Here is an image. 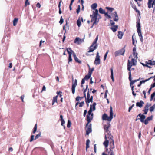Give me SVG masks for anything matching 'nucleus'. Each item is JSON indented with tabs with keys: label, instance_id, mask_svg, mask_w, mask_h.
Masks as SVG:
<instances>
[{
	"label": "nucleus",
	"instance_id": "obj_41",
	"mask_svg": "<svg viewBox=\"0 0 155 155\" xmlns=\"http://www.w3.org/2000/svg\"><path fill=\"white\" fill-rule=\"evenodd\" d=\"M106 8L109 11H110V12H112L114 10V9L113 8L108 7H106Z\"/></svg>",
	"mask_w": 155,
	"mask_h": 155
},
{
	"label": "nucleus",
	"instance_id": "obj_61",
	"mask_svg": "<svg viewBox=\"0 0 155 155\" xmlns=\"http://www.w3.org/2000/svg\"><path fill=\"white\" fill-rule=\"evenodd\" d=\"M155 87V82L152 84L151 85L150 87L152 88H153Z\"/></svg>",
	"mask_w": 155,
	"mask_h": 155
},
{
	"label": "nucleus",
	"instance_id": "obj_27",
	"mask_svg": "<svg viewBox=\"0 0 155 155\" xmlns=\"http://www.w3.org/2000/svg\"><path fill=\"white\" fill-rule=\"evenodd\" d=\"M69 57L68 59V63L69 64V62H71L72 61V59L71 58V54L69 52H68Z\"/></svg>",
	"mask_w": 155,
	"mask_h": 155
},
{
	"label": "nucleus",
	"instance_id": "obj_45",
	"mask_svg": "<svg viewBox=\"0 0 155 155\" xmlns=\"http://www.w3.org/2000/svg\"><path fill=\"white\" fill-rule=\"evenodd\" d=\"M133 55L134 58H136L137 59L138 54L137 52H134V53H133Z\"/></svg>",
	"mask_w": 155,
	"mask_h": 155
},
{
	"label": "nucleus",
	"instance_id": "obj_17",
	"mask_svg": "<svg viewBox=\"0 0 155 155\" xmlns=\"http://www.w3.org/2000/svg\"><path fill=\"white\" fill-rule=\"evenodd\" d=\"M87 117V123L86 124V126H87L89 124V123L92 120V118H91V117H90V116L88 115H87L86 116Z\"/></svg>",
	"mask_w": 155,
	"mask_h": 155
},
{
	"label": "nucleus",
	"instance_id": "obj_1",
	"mask_svg": "<svg viewBox=\"0 0 155 155\" xmlns=\"http://www.w3.org/2000/svg\"><path fill=\"white\" fill-rule=\"evenodd\" d=\"M138 116H139L140 117L138 118V120H140V121L142 123H144L145 125L147 124L148 123V121L152 120L153 119V116L151 115L150 117H147L145 120L144 119L146 118V116L141 114H139Z\"/></svg>",
	"mask_w": 155,
	"mask_h": 155
},
{
	"label": "nucleus",
	"instance_id": "obj_52",
	"mask_svg": "<svg viewBox=\"0 0 155 155\" xmlns=\"http://www.w3.org/2000/svg\"><path fill=\"white\" fill-rule=\"evenodd\" d=\"M134 34L132 36V43L133 45L135 46L136 47V45L135 44V42H134V39L133 36L134 35Z\"/></svg>",
	"mask_w": 155,
	"mask_h": 155
},
{
	"label": "nucleus",
	"instance_id": "obj_47",
	"mask_svg": "<svg viewBox=\"0 0 155 155\" xmlns=\"http://www.w3.org/2000/svg\"><path fill=\"white\" fill-rule=\"evenodd\" d=\"M77 24L78 27H80L81 26V23L79 19H78L77 20Z\"/></svg>",
	"mask_w": 155,
	"mask_h": 155
},
{
	"label": "nucleus",
	"instance_id": "obj_37",
	"mask_svg": "<svg viewBox=\"0 0 155 155\" xmlns=\"http://www.w3.org/2000/svg\"><path fill=\"white\" fill-rule=\"evenodd\" d=\"M74 60H75V61L76 62H78L79 64L81 63H82L81 61V60H79L77 57H76L75 58H74Z\"/></svg>",
	"mask_w": 155,
	"mask_h": 155
},
{
	"label": "nucleus",
	"instance_id": "obj_21",
	"mask_svg": "<svg viewBox=\"0 0 155 155\" xmlns=\"http://www.w3.org/2000/svg\"><path fill=\"white\" fill-rule=\"evenodd\" d=\"M113 68L112 67L110 68V71H111V78L112 79V81L114 82V74H113Z\"/></svg>",
	"mask_w": 155,
	"mask_h": 155
},
{
	"label": "nucleus",
	"instance_id": "obj_15",
	"mask_svg": "<svg viewBox=\"0 0 155 155\" xmlns=\"http://www.w3.org/2000/svg\"><path fill=\"white\" fill-rule=\"evenodd\" d=\"M137 31L138 33V36L139 37L141 42L143 43V37L142 34L141 30H137Z\"/></svg>",
	"mask_w": 155,
	"mask_h": 155
},
{
	"label": "nucleus",
	"instance_id": "obj_46",
	"mask_svg": "<svg viewBox=\"0 0 155 155\" xmlns=\"http://www.w3.org/2000/svg\"><path fill=\"white\" fill-rule=\"evenodd\" d=\"M99 21V19H97V17H96V18H95L94 21L93 22V25L97 24Z\"/></svg>",
	"mask_w": 155,
	"mask_h": 155
},
{
	"label": "nucleus",
	"instance_id": "obj_26",
	"mask_svg": "<svg viewBox=\"0 0 155 155\" xmlns=\"http://www.w3.org/2000/svg\"><path fill=\"white\" fill-rule=\"evenodd\" d=\"M109 142V140H106L103 143V144L104 145L105 147L106 148L107 147L108 145Z\"/></svg>",
	"mask_w": 155,
	"mask_h": 155
},
{
	"label": "nucleus",
	"instance_id": "obj_40",
	"mask_svg": "<svg viewBox=\"0 0 155 155\" xmlns=\"http://www.w3.org/2000/svg\"><path fill=\"white\" fill-rule=\"evenodd\" d=\"M67 51L68 53V52H70L71 54V55H72V53L74 52L70 48H67Z\"/></svg>",
	"mask_w": 155,
	"mask_h": 155
},
{
	"label": "nucleus",
	"instance_id": "obj_22",
	"mask_svg": "<svg viewBox=\"0 0 155 155\" xmlns=\"http://www.w3.org/2000/svg\"><path fill=\"white\" fill-rule=\"evenodd\" d=\"M123 34L124 33L122 32H121V31H118V38L119 39H121L122 38V36L123 35Z\"/></svg>",
	"mask_w": 155,
	"mask_h": 155
},
{
	"label": "nucleus",
	"instance_id": "obj_5",
	"mask_svg": "<svg viewBox=\"0 0 155 155\" xmlns=\"http://www.w3.org/2000/svg\"><path fill=\"white\" fill-rule=\"evenodd\" d=\"M97 45H91L89 47V50L87 51V53H86V55L87 56H89L88 53L93 52L97 48Z\"/></svg>",
	"mask_w": 155,
	"mask_h": 155
},
{
	"label": "nucleus",
	"instance_id": "obj_19",
	"mask_svg": "<svg viewBox=\"0 0 155 155\" xmlns=\"http://www.w3.org/2000/svg\"><path fill=\"white\" fill-rule=\"evenodd\" d=\"M131 4L132 8H133L136 12H137L139 14H140V11L137 8L136 5L135 4H133L132 3H131Z\"/></svg>",
	"mask_w": 155,
	"mask_h": 155
},
{
	"label": "nucleus",
	"instance_id": "obj_42",
	"mask_svg": "<svg viewBox=\"0 0 155 155\" xmlns=\"http://www.w3.org/2000/svg\"><path fill=\"white\" fill-rule=\"evenodd\" d=\"M37 130V124H36L34 128V130L33 132V134H35L36 131Z\"/></svg>",
	"mask_w": 155,
	"mask_h": 155
},
{
	"label": "nucleus",
	"instance_id": "obj_49",
	"mask_svg": "<svg viewBox=\"0 0 155 155\" xmlns=\"http://www.w3.org/2000/svg\"><path fill=\"white\" fill-rule=\"evenodd\" d=\"M41 132H40L38 134L36 135V136H35V140H36L38 138L40 137L41 136Z\"/></svg>",
	"mask_w": 155,
	"mask_h": 155
},
{
	"label": "nucleus",
	"instance_id": "obj_24",
	"mask_svg": "<svg viewBox=\"0 0 155 155\" xmlns=\"http://www.w3.org/2000/svg\"><path fill=\"white\" fill-rule=\"evenodd\" d=\"M97 4L96 3H94L91 5V8L92 9L95 10V9H96V8L97 6Z\"/></svg>",
	"mask_w": 155,
	"mask_h": 155
},
{
	"label": "nucleus",
	"instance_id": "obj_53",
	"mask_svg": "<svg viewBox=\"0 0 155 155\" xmlns=\"http://www.w3.org/2000/svg\"><path fill=\"white\" fill-rule=\"evenodd\" d=\"M108 154L110 155H114V151L112 150H109V151L108 152Z\"/></svg>",
	"mask_w": 155,
	"mask_h": 155
},
{
	"label": "nucleus",
	"instance_id": "obj_16",
	"mask_svg": "<svg viewBox=\"0 0 155 155\" xmlns=\"http://www.w3.org/2000/svg\"><path fill=\"white\" fill-rule=\"evenodd\" d=\"M129 79L130 81V86H133V85L134 83V82L132 80L131 74L130 72V73H129Z\"/></svg>",
	"mask_w": 155,
	"mask_h": 155
},
{
	"label": "nucleus",
	"instance_id": "obj_38",
	"mask_svg": "<svg viewBox=\"0 0 155 155\" xmlns=\"http://www.w3.org/2000/svg\"><path fill=\"white\" fill-rule=\"evenodd\" d=\"M99 12L101 14H104L105 12V10H103L102 8H100L99 10Z\"/></svg>",
	"mask_w": 155,
	"mask_h": 155
},
{
	"label": "nucleus",
	"instance_id": "obj_4",
	"mask_svg": "<svg viewBox=\"0 0 155 155\" xmlns=\"http://www.w3.org/2000/svg\"><path fill=\"white\" fill-rule=\"evenodd\" d=\"M126 46L125 45L124 47L116 51L114 53V55L115 57H117L118 55H124L125 51V48Z\"/></svg>",
	"mask_w": 155,
	"mask_h": 155
},
{
	"label": "nucleus",
	"instance_id": "obj_33",
	"mask_svg": "<svg viewBox=\"0 0 155 155\" xmlns=\"http://www.w3.org/2000/svg\"><path fill=\"white\" fill-rule=\"evenodd\" d=\"M94 68L93 67L91 69H89V70L88 71V74H90L91 75L93 71H94Z\"/></svg>",
	"mask_w": 155,
	"mask_h": 155
},
{
	"label": "nucleus",
	"instance_id": "obj_60",
	"mask_svg": "<svg viewBox=\"0 0 155 155\" xmlns=\"http://www.w3.org/2000/svg\"><path fill=\"white\" fill-rule=\"evenodd\" d=\"M148 81L147 79H146L144 80H142L140 81V82L142 84V83H144L147 82V81Z\"/></svg>",
	"mask_w": 155,
	"mask_h": 155
},
{
	"label": "nucleus",
	"instance_id": "obj_8",
	"mask_svg": "<svg viewBox=\"0 0 155 155\" xmlns=\"http://www.w3.org/2000/svg\"><path fill=\"white\" fill-rule=\"evenodd\" d=\"M100 57L99 52H97V53L96 58L94 62V64L96 65L99 64H100L101 61Z\"/></svg>",
	"mask_w": 155,
	"mask_h": 155
},
{
	"label": "nucleus",
	"instance_id": "obj_36",
	"mask_svg": "<svg viewBox=\"0 0 155 155\" xmlns=\"http://www.w3.org/2000/svg\"><path fill=\"white\" fill-rule=\"evenodd\" d=\"M146 63L148 64L153 65V63H152V61L151 60H148V61H146Z\"/></svg>",
	"mask_w": 155,
	"mask_h": 155
},
{
	"label": "nucleus",
	"instance_id": "obj_54",
	"mask_svg": "<svg viewBox=\"0 0 155 155\" xmlns=\"http://www.w3.org/2000/svg\"><path fill=\"white\" fill-rule=\"evenodd\" d=\"M79 107H82L84 105V101H82L81 103H79Z\"/></svg>",
	"mask_w": 155,
	"mask_h": 155
},
{
	"label": "nucleus",
	"instance_id": "obj_35",
	"mask_svg": "<svg viewBox=\"0 0 155 155\" xmlns=\"http://www.w3.org/2000/svg\"><path fill=\"white\" fill-rule=\"evenodd\" d=\"M96 102H94L93 104L92 105V110L94 111L96 109L95 106L96 105Z\"/></svg>",
	"mask_w": 155,
	"mask_h": 155
},
{
	"label": "nucleus",
	"instance_id": "obj_34",
	"mask_svg": "<svg viewBox=\"0 0 155 155\" xmlns=\"http://www.w3.org/2000/svg\"><path fill=\"white\" fill-rule=\"evenodd\" d=\"M93 96H91L87 100V102L90 103L91 102L92 103L93 102Z\"/></svg>",
	"mask_w": 155,
	"mask_h": 155
},
{
	"label": "nucleus",
	"instance_id": "obj_62",
	"mask_svg": "<svg viewBox=\"0 0 155 155\" xmlns=\"http://www.w3.org/2000/svg\"><path fill=\"white\" fill-rule=\"evenodd\" d=\"M61 125L62 126L64 125V124L65 123V121L64 120H61Z\"/></svg>",
	"mask_w": 155,
	"mask_h": 155
},
{
	"label": "nucleus",
	"instance_id": "obj_14",
	"mask_svg": "<svg viewBox=\"0 0 155 155\" xmlns=\"http://www.w3.org/2000/svg\"><path fill=\"white\" fill-rule=\"evenodd\" d=\"M136 24L137 31L141 30L140 20L139 18L137 20Z\"/></svg>",
	"mask_w": 155,
	"mask_h": 155
},
{
	"label": "nucleus",
	"instance_id": "obj_43",
	"mask_svg": "<svg viewBox=\"0 0 155 155\" xmlns=\"http://www.w3.org/2000/svg\"><path fill=\"white\" fill-rule=\"evenodd\" d=\"M71 122L70 120H68V121L67 127L68 128H69L71 127Z\"/></svg>",
	"mask_w": 155,
	"mask_h": 155
},
{
	"label": "nucleus",
	"instance_id": "obj_7",
	"mask_svg": "<svg viewBox=\"0 0 155 155\" xmlns=\"http://www.w3.org/2000/svg\"><path fill=\"white\" fill-rule=\"evenodd\" d=\"M110 124L109 123L107 125H105L104 126V129L105 130V133L107 134L108 137L110 135H111L110 134V131H109V128L110 127Z\"/></svg>",
	"mask_w": 155,
	"mask_h": 155
},
{
	"label": "nucleus",
	"instance_id": "obj_32",
	"mask_svg": "<svg viewBox=\"0 0 155 155\" xmlns=\"http://www.w3.org/2000/svg\"><path fill=\"white\" fill-rule=\"evenodd\" d=\"M91 75L89 74H88L87 75H86L85 77L84 78L86 80H87L89 79L90 78V77L91 76Z\"/></svg>",
	"mask_w": 155,
	"mask_h": 155
},
{
	"label": "nucleus",
	"instance_id": "obj_44",
	"mask_svg": "<svg viewBox=\"0 0 155 155\" xmlns=\"http://www.w3.org/2000/svg\"><path fill=\"white\" fill-rule=\"evenodd\" d=\"M155 96V91L153 92V93H152L151 95V98H150V101H151L153 99V97Z\"/></svg>",
	"mask_w": 155,
	"mask_h": 155
},
{
	"label": "nucleus",
	"instance_id": "obj_51",
	"mask_svg": "<svg viewBox=\"0 0 155 155\" xmlns=\"http://www.w3.org/2000/svg\"><path fill=\"white\" fill-rule=\"evenodd\" d=\"M30 5V3L28 2V0H26L25 5V6H26L27 5Z\"/></svg>",
	"mask_w": 155,
	"mask_h": 155
},
{
	"label": "nucleus",
	"instance_id": "obj_48",
	"mask_svg": "<svg viewBox=\"0 0 155 155\" xmlns=\"http://www.w3.org/2000/svg\"><path fill=\"white\" fill-rule=\"evenodd\" d=\"M109 51L108 50L106 53L105 54L104 58V61H105L106 60L107 58V55Z\"/></svg>",
	"mask_w": 155,
	"mask_h": 155
},
{
	"label": "nucleus",
	"instance_id": "obj_6",
	"mask_svg": "<svg viewBox=\"0 0 155 155\" xmlns=\"http://www.w3.org/2000/svg\"><path fill=\"white\" fill-rule=\"evenodd\" d=\"M97 13L98 10L95 9V12H93L92 15H90V17L91 18V22H92L94 21H95V18L97 17Z\"/></svg>",
	"mask_w": 155,
	"mask_h": 155
},
{
	"label": "nucleus",
	"instance_id": "obj_50",
	"mask_svg": "<svg viewBox=\"0 0 155 155\" xmlns=\"http://www.w3.org/2000/svg\"><path fill=\"white\" fill-rule=\"evenodd\" d=\"M118 20H119V18H118V16H114V21H115L116 22H117L118 21Z\"/></svg>",
	"mask_w": 155,
	"mask_h": 155
},
{
	"label": "nucleus",
	"instance_id": "obj_13",
	"mask_svg": "<svg viewBox=\"0 0 155 155\" xmlns=\"http://www.w3.org/2000/svg\"><path fill=\"white\" fill-rule=\"evenodd\" d=\"M92 124H89L87 126H86V127H87V129L86 130V134L88 135L89 133L91 132L92 129H91Z\"/></svg>",
	"mask_w": 155,
	"mask_h": 155
},
{
	"label": "nucleus",
	"instance_id": "obj_3",
	"mask_svg": "<svg viewBox=\"0 0 155 155\" xmlns=\"http://www.w3.org/2000/svg\"><path fill=\"white\" fill-rule=\"evenodd\" d=\"M108 138L109 139L110 141L109 146H110V150H113V149L114 148L115 146L114 145V142L113 139V136L110 135L108 137Z\"/></svg>",
	"mask_w": 155,
	"mask_h": 155
},
{
	"label": "nucleus",
	"instance_id": "obj_58",
	"mask_svg": "<svg viewBox=\"0 0 155 155\" xmlns=\"http://www.w3.org/2000/svg\"><path fill=\"white\" fill-rule=\"evenodd\" d=\"M134 106V104H133L129 108V109H128V112H130L132 108Z\"/></svg>",
	"mask_w": 155,
	"mask_h": 155
},
{
	"label": "nucleus",
	"instance_id": "obj_18",
	"mask_svg": "<svg viewBox=\"0 0 155 155\" xmlns=\"http://www.w3.org/2000/svg\"><path fill=\"white\" fill-rule=\"evenodd\" d=\"M144 104V102L142 101L141 100L140 102H137L136 103V105L137 107H139L141 108L142 107Z\"/></svg>",
	"mask_w": 155,
	"mask_h": 155
},
{
	"label": "nucleus",
	"instance_id": "obj_64",
	"mask_svg": "<svg viewBox=\"0 0 155 155\" xmlns=\"http://www.w3.org/2000/svg\"><path fill=\"white\" fill-rule=\"evenodd\" d=\"M112 14L114 15V16H118L116 11H115Z\"/></svg>",
	"mask_w": 155,
	"mask_h": 155
},
{
	"label": "nucleus",
	"instance_id": "obj_25",
	"mask_svg": "<svg viewBox=\"0 0 155 155\" xmlns=\"http://www.w3.org/2000/svg\"><path fill=\"white\" fill-rule=\"evenodd\" d=\"M151 105V104L147 103L146 105L144 107V110H149V106H150Z\"/></svg>",
	"mask_w": 155,
	"mask_h": 155
},
{
	"label": "nucleus",
	"instance_id": "obj_63",
	"mask_svg": "<svg viewBox=\"0 0 155 155\" xmlns=\"http://www.w3.org/2000/svg\"><path fill=\"white\" fill-rule=\"evenodd\" d=\"M97 41H96V40H94V41H93V42L92 43V45H97Z\"/></svg>",
	"mask_w": 155,
	"mask_h": 155
},
{
	"label": "nucleus",
	"instance_id": "obj_20",
	"mask_svg": "<svg viewBox=\"0 0 155 155\" xmlns=\"http://www.w3.org/2000/svg\"><path fill=\"white\" fill-rule=\"evenodd\" d=\"M58 95H57L53 97L52 101V105H53L55 102H57V98Z\"/></svg>",
	"mask_w": 155,
	"mask_h": 155
},
{
	"label": "nucleus",
	"instance_id": "obj_59",
	"mask_svg": "<svg viewBox=\"0 0 155 155\" xmlns=\"http://www.w3.org/2000/svg\"><path fill=\"white\" fill-rule=\"evenodd\" d=\"M131 67H130V66L128 65V66H127V70H128V71H130L129 73H130V72L131 73Z\"/></svg>",
	"mask_w": 155,
	"mask_h": 155
},
{
	"label": "nucleus",
	"instance_id": "obj_39",
	"mask_svg": "<svg viewBox=\"0 0 155 155\" xmlns=\"http://www.w3.org/2000/svg\"><path fill=\"white\" fill-rule=\"evenodd\" d=\"M131 88V90L132 91V93L133 96H135L136 95V94L134 93V86H130Z\"/></svg>",
	"mask_w": 155,
	"mask_h": 155
},
{
	"label": "nucleus",
	"instance_id": "obj_57",
	"mask_svg": "<svg viewBox=\"0 0 155 155\" xmlns=\"http://www.w3.org/2000/svg\"><path fill=\"white\" fill-rule=\"evenodd\" d=\"M64 22V19L62 18V16L61 17V19L60 20L59 23L60 24H61L63 23Z\"/></svg>",
	"mask_w": 155,
	"mask_h": 155
},
{
	"label": "nucleus",
	"instance_id": "obj_56",
	"mask_svg": "<svg viewBox=\"0 0 155 155\" xmlns=\"http://www.w3.org/2000/svg\"><path fill=\"white\" fill-rule=\"evenodd\" d=\"M34 135H31V139L30 140V142H31L33 141L34 139Z\"/></svg>",
	"mask_w": 155,
	"mask_h": 155
},
{
	"label": "nucleus",
	"instance_id": "obj_55",
	"mask_svg": "<svg viewBox=\"0 0 155 155\" xmlns=\"http://www.w3.org/2000/svg\"><path fill=\"white\" fill-rule=\"evenodd\" d=\"M68 27V22H66V24L63 27V30H65V27Z\"/></svg>",
	"mask_w": 155,
	"mask_h": 155
},
{
	"label": "nucleus",
	"instance_id": "obj_10",
	"mask_svg": "<svg viewBox=\"0 0 155 155\" xmlns=\"http://www.w3.org/2000/svg\"><path fill=\"white\" fill-rule=\"evenodd\" d=\"M154 5L155 6V0H153H153H148L147 5L149 8H152Z\"/></svg>",
	"mask_w": 155,
	"mask_h": 155
},
{
	"label": "nucleus",
	"instance_id": "obj_12",
	"mask_svg": "<svg viewBox=\"0 0 155 155\" xmlns=\"http://www.w3.org/2000/svg\"><path fill=\"white\" fill-rule=\"evenodd\" d=\"M84 42V39H80L79 37H76L75 39L74 42L77 44H79Z\"/></svg>",
	"mask_w": 155,
	"mask_h": 155
},
{
	"label": "nucleus",
	"instance_id": "obj_30",
	"mask_svg": "<svg viewBox=\"0 0 155 155\" xmlns=\"http://www.w3.org/2000/svg\"><path fill=\"white\" fill-rule=\"evenodd\" d=\"M18 19L17 18H15L13 21V25L14 26H15L18 22Z\"/></svg>",
	"mask_w": 155,
	"mask_h": 155
},
{
	"label": "nucleus",
	"instance_id": "obj_23",
	"mask_svg": "<svg viewBox=\"0 0 155 155\" xmlns=\"http://www.w3.org/2000/svg\"><path fill=\"white\" fill-rule=\"evenodd\" d=\"M114 27H111L110 29L112 30L113 32H116L118 28V26L117 25H114Z\"/></svg>",
	"mask_w": 155,
	"mask_h": 155
},
{
	"label": "nucleus",
	"instance_id": "obj_9",
	"mask_svg": "<svg viewBox=\"0 0 155 155\" xmlns=\"http://www.w3.org/2000/svg\"><path fill=\"white\" fill-rule=\"evenodd\" d=\"M137 61L134 58H132L131 61H130L129 60H128L127 63V66L128 65L130 66L131 67L132 65L135 66L136 64Z\"/></svg>",
	"mask_w": 155,
	"mask_h": 155
},
{
	"label": "nucleus",
	"instance_id": "obj_11",
	"mask_svg": "<svg viewBox=\"0 0 155 155\" xmlns=\"http://www.w3.org/2000/svg\"><path fill=\"white\" fill-rule=\"evenodd\" d=\"M77 85V80L76 79L75 80L74 82V83L73 82L72 85V92L73 94H74L75 91V88L76 86Z\"/></svg>",
	"mask_w": 155,
	"mask_h": 155
},
{
	"label": "nucleus",
	"instance_id": "obj_2",
	"mask_svg": "<svg viewBox=\"0 0 155 155\" xmlns=\"http://www.w3.org/2000/svg\"><path fill=\"white\" fill-rule=\"evenodd\" d=\"M113 109L111 106L110 107V114L109 117H108L106 114H104L102 115V119L104 120H108L111 121L113 118Z\"/></svg>",
	"mask_w": 155,
	"mask_h": 155
},
{
	"label": "nucleus",
	"instance_id": "obj_31",
	"mask_svg": "<svg viewBox=\"0 0 155 155\" xmlns=\"http://www.w3.org/2000/svg\"><path fill=\"white\" fill-rule=\"evenodd\" d=\"M155 108V104L150 107L149 110L150 112L153 111Z\"/></svg>",
	"mask_w": 155,
	"mask_h": 155
},
{
	"label": "nucleus",
	"instance_id": "obj_28",
	"mask_svg": "<svg viewBox=\"0 0 155 155\" xmlns=\"http://www.w3.org/2000/svg\"><path fill=\"white\" fill-rule=\"evenodd\" d=\"M88 91L87 94V97H86L85 100V101H87L88 99L90 97V89H88Z\"/></svg>",
	"mask_w": 155,
	"mask_h": 155
},
{
	"label": "nucleus",
	"instance_id": "obj_29",
	"mask_svg": "<svg viewBox=\"0 0 155 155\" xmlns=\"http://www.w3.org/2000/svg\"><path fill=\"white\" fill-rule=\"evenodd\" d=\"M92 105H90V109L88 111V114L87 115H88L90 116L91 115V114L92 113Z\"/></svg>",
	"mask_w": 155,
	"mask_h": 155
}]
</instances>
